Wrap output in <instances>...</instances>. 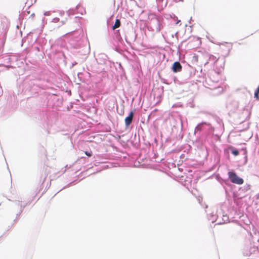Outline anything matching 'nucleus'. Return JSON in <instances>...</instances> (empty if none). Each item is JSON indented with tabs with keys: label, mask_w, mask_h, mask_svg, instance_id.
Returning <instances> with one entry per match:
<instances>
[{
	"label": "nucleus",
	"mask_w": 259,
	"mask_h": 259,
	"mask_svg": "<svg viewBox=\"0 0 259 259\" xmlns=\"http://www.w3.org/2000/svg\"><path fill=\"white\" fill-rule=\"evenodd\" d=\"M228 175L232 183L238 185H241L243 183L244 180L243 179L239 177L234 172L229 171Z\"/></svg>",
	"instance_id": "f257e3e1"
},
{
	"label": "nucleus",
	"mask_w": 259,
	"mask_h": 259,
	"mask_svg": "<svg viewBox=\"0 0 259 259\" xmlns=\"http://www.w3.org/2000/svg\"><path fill=\"white\" fill-rule=\"evenodd\" d=\"M182 66L179 62H175L172 66V70L174 72H178L182 71Z\"/></svg>",
	"instance_id": "f03ea898"
},
{
	"label": "nucleus",
	"mask_w": 259,
	"mask_h": 259,
	"mask_svg": "<svg viewBox=\"0 0 259 259\" xmlns=\"http://www.w3.org/2000/svg\"><path fill=\"white\" fill-rule=\"evenodd\" d=\"M134 116V113L133 111H131L129 114V115L126 117L125 119V124L126 126H129L133 121V118Z\"/></svg>",
	"instance_id": "7ed1b4c3"
},
{
	"label": "nucleus",
	"mask_w": 259,
	"mask_h": 259,
	"mask_svg": "<svg viewBox=\"0 0 259 259\" xmlns=\"http://www.w3.org/2000/svg\"><path fill=\"white\" fill-rule=\"evenodd\" d=\"M120 26V21L119 19H116L114 25L112 26V29L115 30V29L119 27Z\"/></svg>",
	"instance_id": "20e7f679"
},
{
	"label": "nucleus",
	"mask_w": 259,
	"mask_h": 259,
	"mask_svg": "<svg viewBox=\"0 0 259 259\" xmlns=\"http://www.w3.org/2000/svg\"><path fill=\"white\" fill-rule=\"evenodd\" d=\"M232 153L234 155V156H237L239 154V151L237 150H233L232 151Z\"/></svg>",
	"instance_id": "39448f33"
},
{
	"label": "nucleus",
	"mask_w": 259,
	"mask_h": 259,
	"mask_svg": "<svg viewBox=\"0 0 259 259\" xmlns=\"http://www.w3.org/2000/svg\"><path fill=\"white\" fill-rule=\"evenodd\" d=\"M85 154L88 156H89V157H91L92 156V151H90V152H88V151H85Z\"/></svg>",
	"instance_id": "423d86ee"
},
{
	"label": "nucleus",
	"mask_w": 259,
	"mask_h": 259,
	"mask_svg": "<svg viewBox=\"0 0 259 259\" xmlns=\"http://www.w3.org/2000/svg\"><path fill=\"white\" fill-rule=\"evenodd\" d=\"M258 93L257 92H255L254 93V98H255L256 99H258Z\"/></svg>",
	"instance_id": "0eeeda50"
},
{
	"label": "nucleus",
	"mask_w": 259,
	"mask_h": 259,
	"mask_svg": "<svg viewBox=\"0 0 259 259\" xmlns=\"http://www.w3.org/2000/svg\"><path fill=\"white\" fill-rule=\"evenodd\" d=\"M44 15L45 16H50V12L48 11V12H46L45 13H44Z\"/></svg>",
	"instance_id": "6e6552de"
},
{
	"label": "nucleus",
	"mask_w": 259,
	"mask_h": 259,
	"mask_svg": "<svg viewBox=\"0 0 259 259\" xmlns=\"http://www.w3.org/2000/svg\"><path fill=\"white\" fill-rule=\"evenodd\" d=\"M59 18H54V19H53V21H54V22H58V21H59Z\"/></svg>",
	"instance_id": "1a4fd4ad"
},
{
	"label": "nucleus",
	"mask_w": 259,
	"mask_h": 259,
	"mask_svg": "<svg viewBox=\"0 0 259 259\" xmlns=\"http://www.w3.org/2000/svg\"><path fill=\"white\" fill-rule=\"evenodd\" d=\"M255 92H257V93L259 94V86L258 87V88H257V90H256V91Z\"/></svg>",
	"instance_id": "9d476101"
},
{
	"label": "nucleus",
	"mask_w": 259,
	"mask_h": 259,
	"mask_svg": "<svg viewBox=\"0 0 259 259\" xmlns=\"http://www.w3.org/2000/svg\"><path fill=\"white\" fill-rule=\"evenodd\" d=\"M158 3L162 2L163 0H156Z\"/></svg>",
	"instance_id": "9b49d317"
}]
</instances>
